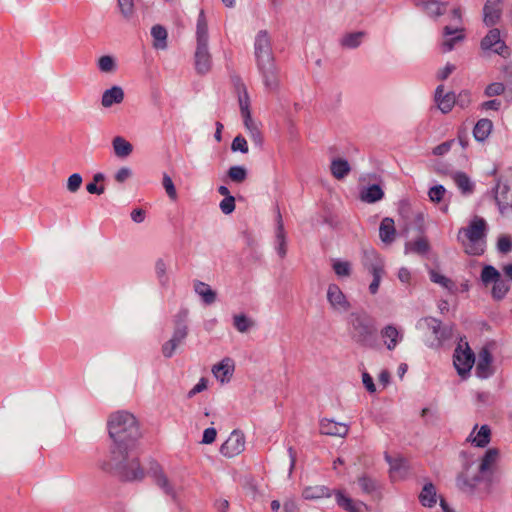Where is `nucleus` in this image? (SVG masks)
Listing matches in <instances>:
<instances>
[{
    "instance_id": "obj_12",
    "label": "nucleus",
    "mask_w": 512,
    "mask_h": 512,
    "mask_svg": "<svg viewBox=\"0 0 512 512\" xmlns=\"http://www.w3.org/2000/svg\"><path fill=\"white\" fill-rule=\"evenodd\" d=\"M436 102H437L439 109L442 112H448L453 108V106L456 102V98L453 93H450V92L444 93L443 88H438V90L436 92Z\"/></svg>"
},
{
    "instance_id": "obj_19",
    "label": "nucleus",
    "mask_w": 512,
    "mask_h": 512,
    "mask_svg": "<svg viewBox=\"0 0 512 512\" xmlns=\"http://www.w3.org/2000/svg\"><path fill=\"white\" fill-rule=\"evenodd\" d=\"M113 149L118 157L124 158L132 153L133 145L123 137L117 136L113 139Z\"/></svg>"
},
{
    "instance_id": "obj_64",
    "label": "nucleus",
    "mask_w": 512,
    "mask_h": 512,
    "mask_svg": "<svg viewBox=\"0 0 512 512\" xmlns=\"http://www.w3.org/2000/svg\"><path fill=\"white\" fill-rule=\"evenodd\" d=\"M429 4L432 6H435V8L439 14L442 13V11H441L442 5L441 4H439L438 2H435V1L430 2Z\"/></svg>"
},
{
    "instance_id": "obj_5",
    "label": "nucleus",
    "mask_w": 512,
    "mask_h": 512,
    "mask_svg": "<svg viewBox=\"0 0 512 512\" xmlns=\"http://www.w3.org/2000/svg\"><path fill=\"white\" fill-rule=\"evenodd\" d=\"M492 431L488 425H477L473 428L468 437V441L475 447L484 448L491 441Z\"/></svg>"
},
{
    "instance_id": "obj_38",
    "label": "nucleus",
    "mask_w": 512,
    "mask_h": 512,
    "mask_svg": "<svg viewBox=\"0 0 512 512\" xmlns=\"http://www.w3.org/2000/svg\"><path fill=\"white\" fill-rule=\"evenodd\" d=\"M303 495L307 499H317V498L329 496V494L326 493L323 490V488L319 487V486L309 487V488L305 489Z\"/></svg>"
},
{
    "instance_id": "obj_54",
    "label": "nucleus",
    "mask_w": 512,
    "mask_h": 512,
    "mask_svg": "<svg viewBox=\"0 0 512 512\" xmlns=\"http://www.w3.org/2000/svg\"><path fill=\"white\" fill-rule=\"evenodd\" d=\"M87 191L91 194L100 195L104 192V186L103 185L98 186L97 182H92L87 185Z\"/></svg>"
},
{
    "instance_id": "obj_22",
    "label": "nucleus",
    "mask_w": 512,
    "mask_h": 512,
    "mask_svg": "<svg viewBox=\"0 0 512 512\" xmlns=\"http://www.w3.org/2000/svg\"><path fill=\"white\" fill-rule=\"evenodd\" d=\"M354 328L357 331V338L360 342H365L373 334L372 326L360 317L356 318Z\"/></svg>"
},
{
    "instance_id": "obj_28",
    "label": "nucleus",
    "mask_w": 512,
    "mask_h": 512,
    "mask_svg": "<svg viewBox=\"0 0 512 512\" xmlns=\"http://www.w3.org/2000/svg\"><path fill=\"white\" fill-rule=\"evenodd\" d=\"M195 291L203 298L206 303H212L216 299V293L209 285L199 282L195 285Z\"/></svg>"
},
{
    "instance_id": "obj_34",
    "label": "nucleus",
    "mask_w": 512,
    "mask_h": 512,
    "mask_svg": "<svg viewBox=\"0 0 512 512\" xmlns=\"http://www.w3.org/2000/svg\"><path fill=\"white\" fill-rule=\"evenodd\" d=\"M186 336H187V331L185 329L178 330L175 333L170 344L168 346L164 347V353L166 354V356H170L172 354V352L174 351L177 343H180Z\"/></svg>"
},
{
    "instance_id": "obj_50",
    "label": "nucleus",
    "mask_w": 512,
    "mask_h": 512,
    "mask_svg": "<svg viewBox=\"0 0 512 512\" xmlns=\"http://www.w3.org/2000/svg\"><path fill=\"white\" fill-rule=\"evenodd\" d=\"M452 144H453V141H448V142L438 145L437 147H435L433 149V154L436 156H442V155L446 154L450 150Z\"/></svg>"
},
{
    "instance_id": "obj_16",
    "label": "nucleus",
    "mask_w": 512,
    "mask_h": 512,
    "mask_svg": "<svg viewBox=\"0 0 512 512\" xmlns=\"http://www.w3.org/2000/svg\"><path fill=\"white\" fill-rule=\"evenodd\" d=\"M495 198L501 210L512 208V193L505 185L497 186Z\"/></svg>"
},
{
    "instance_id": "obj_52",
    "label": "nucleus",
    "mask_w": 512,
    "mask_h": 512,
    "mask_svg": "<svg viewBox=\"0 0 512 512\" xmlns=\"http://www.w3.org/2000/svg\"><path fill=\"white\" fill-rule=\"evenodd\" d=\"M208 386V381L205 378H201L198 384L195 385V387L189 392V396H193L196 393H200L204 391Z\"/></svg>"
},
{
    "instance_id": "obj_39",
    "label": "nucleus",
    "mask_w": 512,
    "mask_h": 512,
    "mask_svg": "<svg viewBox=\"0 0 512 512\" xmlns=\"http://www.w3.org/2000/svg\"><path fill=\"white\" fill-rule=\"evenodd\" d=\"M230 179L234 182H242L246 178V170L240 166L231 167L228 171Z\"/></svg>"
},
{
    "instance_id": "obj_58",
    "label": "nucleus",
    "mask_w": 512,
    "mask_h": 512,
    "mask_svg": "<svg viewBox=\"0 0 512 512\" xmlns=\"http://www.w3.org/2000/svg\"><path fill=\"white\" fill-rule=\"evenodd\" d=\"M130 176V170L127 168H122L118 171L116 175V179L120 182H123L125 179H127Z\"/></svg>"
},
{
    "instance_id": "obj_40",
    "label": "nucleus",
    "mask_w": 512,
    "mask_h": 512,
    "mask_svg": "<svg viewBox=\"0 0 512 512\" xmlns=\"http://www.w3.org/2000/svg\"><path fill=\"white\" fill-rule=\"evenodd\" d=\"M505 91V86L501 82H494L486 87L485 94L488 97L499 96Z\"/></svg>"
},
{
    "instance_id": "obj_42",
    "label": "nucleus",
    "mask_w": 512,
    "mask_h": 512,
    "mask_svg": "<svg viewBox=\"0 0 512 512\" xmlns=\"http://www.w3.org/2000/svg\"><path fill=\"white\" fill-rule=\"evenodd\" d=\"M231 148L235 152L236 151H240L242 153L248 152L247 141L241 136H237L236 138H234Z\"/></svg>"
},
{
    "instance_id": "obj_9",
    "label": "nucleus",
    "mask_w": 512,
    "mask_h": 512,
    "mask_svg": "<svg viewBox=\"0 0 512 512\" xmlns=\"http://www.w3.org/2000/svg\"><path fill=\"white\" fill-rule=\"evenodd\" d=\"M381 338L387 349L393 350L400 342L402 336L395 326L387 325L381 331Z\"/></svg>"
},
{
    "instance_id": "obj_23",
    "label": "nucleus",
    "mask_w": 512,
    "mask_h": 512,
    "mask_svg": "<svg viewBox=\"0 0 512 512\" xmlns=\"http://www.w3.org/2000/svg\"><path fill=\"white\" fill-rule=\"evenodd\" d=\"M211 66L210 54L206 47H199L196 51V67L203 73L209 70Z\"/></svg>"
},
{
    "instance_id": "obj_55",
    "label": "nucleus",
    "mask_w": 512,
    "mask_h": 512,
    "mask_svg": "<svg viewBox=\"0 0 512 512\" xmlns=\"http://www.w3.org/2000/svg\"><path fill=\"white\" fill-rule=\"evenodd\" d=\"M119 5L123 13H130L133 9V0H119Z\"/></svg>"
},
{
    "instance_id": "obj_18",
    "label": "nucleus",
    "mask_w": 512,
    "mask_h": 512,
    "mask_svg": "<svg viewBox=\"0 0 512 512\" xmlns=\"http://www.w3.org/2000/svg\"><path fill=\"white\" fill-rule=\"evenodd\" d=\"M481 281L485 286L494 285L502 278L501 273L492 265H484L480 275Z\"/></svg>"
},
{
    "instance_id": "obj_13",
    "label": "nucleus",
    "mask_w": 512,
    "mask_h": 512,
    "mask_svg": "<svg viewBox=\"0 0 512 512\" xmlns=\"http://www.w3.org/2000/svg\"><path fill=\"white\" fill-rule=\"evenodd\" d=\"M336 499L339 506L349 512H364L367 509L365 504L362 502H354L342 492H337Z\"/></svg>"
},
{
    "instance_id": "obj_14",
    "label": "nucleus",
    "mask_w": 512,
    "mask_h": 512,
    "mask_svg": "<svg viewBox=\"0 0 512 512\" xmlns=\"http://www.w3.org/2000/svg\"><path fill=\"white\" fill-rule=\"evenodd\" d=\"M123 98H124L123 90L118 86H114L111 89L106 90L103 93L102 105L104 107H110L113 104L122 102Z\"/></svg>"
},
{
    "instance_id": "obj_6",
    "label": "nucleus",
    "mask_w": 512,
    "mask_h": 512,
    "mask_svg": "<svg viewBox=\"0 0 512 512\" xmlns=\"http://www.w3.org/2000/svg\"><path fill=\"white\" fill-rule=\"evenodd\" d=\"M244 449L243 440L236 434L230 435L226 441L221 445L220 451L222 455L228 458H233L239 455Z\"/></svg>"
},
{
    "instance_id": "obj_51",
    "label": "nucleus",
    "mask_w": 512,
    "mask_h": 512,
    "mask_svg": "<svg viewBox=\"0 0 512 512\" xmlns=\"http://www.w3.org/2000/svg\"><path fill=\"white\" fill-rule=\"evenodd\" d=\"M362 381H363L364 386L366 387V389L370 393H375L376 392V387H375V384L373 382V379H372V377L368 373H363Z\"/></svg>"
},
{
    "instance_id": "obj_30",
    "label": "nucleus",
    "mask_w": 512,
    "mask_h": 512,
    "mask_svg": "<svg viewBox=\"0 0 512 512\" xmlns=\"http://www.w3.org/2000/svg\"><path fill=\"white\" fill-rule=\"evenodd\" d=\"M406 250L416 254H426L429 250V243L424 238H419L414 242H410L406 245Z\"/></svg>"
},
{
    "instance_id": "obj_62",
    "label": "nucleus",
    "mask_w": 512,
    "mask_h": 512,
    "mask_svg": "<svg viewBox=\"0 0 512 512\" xmlns=\"http://www.w3.org/2000/svg\"><path fill=\"white\" fill-rule=\"evenodd\" d=\"M219 192H220V194H221V195H223V196H225V197L231 196V195L229 194V190H228V188H227V187H225V186H220V187H219Z\"/></svg>"
},
{
    "instance_id": "obj_17",
    "label": "nucleus",
    "mask_w": 512,
    "mask_h": 512,
    "mask_svg": "<svg viewBox=\"0 0 512 512\" xmlns=\"http://www.w3.org/2000/svg\"><path fill=\"white\" fill-rule=\"evenodd\" d=\"M492 122L488 119L479 120L473 130L474 137L478 141L486 140L492 132Z\"/></svg>"
},
{
    "instance_id": "obj_61",
    "label": "nucleus",
    "mask_w": 512,
    "mask_h": 512,
    "mask_svg": "<svg viewBox=\"0 0 512 512\" xmlns=\"http://www.w3.org/2000/svg\"><path fill=\"white\" fill-rule=\"evenodd\" d=\"M228 508V501L224 500V501H220L219 504H218V510L220 512H225Z\"/></svg>"
},
{
    "instance_id": "obj_8",
    "label": "nucleus",
    "mask_w": 512,
    "mask_h": 512,
    "mask_svg": "<svg viewBox=\"0 0 512 512\" xmlns=\"http://www.w3.org/2000/svg\"><path fill=\"white\" fill-rule=\"evenodd\" d=\"M320 430L324 435L344 437L348 432V426L332 419H323L320 422Z\"/></svg>"
},
{
    "instance_id": "obj_36",
    "label": "nucleus",
    "mask_w": 512,
    "mask_h": 512,
    "mask_svg": "<svg viewBox=\"0 0 512 512\" xmlns=\"http://www.w3.org/2000/svg\"><path fill=\"white\" fill-rule=\"evenodd\" d=\"M363 36L362 32L350 33L343 39V45L349 48L357 47L361 43Z\"/></svg>"
},
{
    "instance_id": "obj_49",
    "label": "nucleus",
    "mask_w": 512,
    "mask_h": 512,
    "mask_svg": "<svg viewBox=\"0 0 512 512\" xmlns=\"http://www.w3.org/2000/svg\"><path fill=\"white\" fill-rule=\"evenodd\" d=\"M82 183L81 176L78 174H73L68 179V188L71 191H76Z\"/></svg>"
},
{
    "instance_id": "obj_48",
    "label": "nucleus",
    "mask_w": 512,
    "mask_h": 512,
    "mask_svg": "<svg viewBox=\"0 0 512 512\" xmlns=\"http://www.w3.org/2000/svg\"><path fill=\"white\" fill-rule=\"evenodd\" d=\"M100 69L104 72H109L114 67V60L110 56H102L99 59Z\"/></svg>"
},
{
    "instance_id": "obj_7",
    "label": "nucleus",
    "mask_w": 512,
    "mask_h": 512,
    "mask_svg": "<svg viewBox=\"0 0 512 512\" xmlns=\"http://www.w3.org/2000/svg\"><path fill=\"white\" fill-rule=\"evenodd\" d=\"M499 459H500L499 449H497V448L488 449L480 461V465H479L480 472L483 474L492 473L494 470H496Z\"/></svg>"
},
{
    "instance_id": "obj_33",
    "label": "nucleus",
    "mask_w": 512,
    "mask_h": 512,
    "mask_svg": "<svg viewBox=\"0 0 512 512\" xmlns=\"http://www.w3.org/2000/svg\"><path fill=\"white\" fill-rule=\"evenodd\" d=\"M431 280L443 286L446 289H452L454 287L453 281L439 271L432 270L430 272Z\"/></svg>"
},
{
    "instance_id": "obj_56",
    "label": "nucleus",
    "mask_w": 512,
    "mask_h": 512,
    "mask_svg": "<svg viewBox=\"0 0 512 512\" xmlns=\"http://www.w3.org/2000/svg\"><path fill=\"white\" fill-rule=\"evenodd\" d=\"M379 382L383 388H386L390 383V373L386 370L382 371L379 375Z\"/></svg>"
},
{
    "instance_id": "obj_26",
    "label": "nucleus",
    "mask_w": 512,
    "mask_h": 512,
    "mask_svg": "<svg viewBox=\"0 0 512 512\" xmlns=\"http://www.w3.org/2000/svg\"><path fill=\"white\" fill-rule=\"evenodd\" d=\"M463 38V29L455 28L454 30H451L450 28L447 27L445 29L444 46L447 48V50H451L454 42L461 41L463 40Z\"/></svg>"
},
{
    "instance_id": "obj_57",
    "label": "nucleus",
    "mask_w": 512,
    "mask_h": 512,
    "mask_svg": "<svg viewBox=\"0 0 512 512\" xmlns=\"http://www.w3.org/2000/svg\"><path fill=\"white\" fill-rule=\"evenodd\" d=\"M500 106V102L496 100L486 101L482 104L483 109L485 110H498Z\"/></svg>"
},
{
    "instance_id": "obj_60",
    "label": "nucleus",
    "mask_w": 512,
    "mask_h": 512,
    "mask_svg": "<svg viewBox=\"0 0 512 512\" xmlns=\"http://www.w3.org/2000/svg\"><path fill=\"white\" fill-rule=\"evenodd\" d=\"M503 271L504 273L506 274V276L512 280V264H507L504 266L503 268Z\"/></svg>"
},
{
    "instance_id": "obj_1",
    "label": "nucleus",
    "mask_w": 512,
    "mask_h": 512,
    "mask_svg": "<svg viewBox=\"0 0 512 512\" xmlns=\"http://www.w3.org/2000/svg\"><path fill=\"white\" fill-rule=\"evenodd\" d=\"M109 435L113 441L125 448L129 447L140 437L137 419L128 412H117L108 422Z\"/></svg>"
},
{
    "instance_id": "obj_10",
    "label": "nucleus",
    "mask_w": 512,
    "mask_h": 512,
    "mask_svg": "<svg viewBox=\"0 0 512 512\" xmlns=\"http://www.w3.org/2000/svg\"><path fill=\"white\" fill-rule=\"evenodd\" d=\"M452 179L462 194L468 195L474 191V182L471 177L462 171L455 172Z\"/></svg>"
},
{
    "instance_id": "obj_63",
    "label": "nucleus",
    "mask_w": 512,
    "mask_h": 512,
    "mask_svg": "<svg viewBox=\"0 0 512 512\" xmlns=\"http://www.w3.org/2000/svg\"><path fill=\"white\" fill-rule=\"evenodd\" d=\"M280 508V503L277 500L272 501L271 503V509L273 511H278Z\"/></svg>"
},
{
    "instance_id": "obj_24",
    "label": "nucleus",
    "mask_w": 512,
    "mask_h": 512,
    "mask_svg": "<svg viewBox=\"0 0 512 512\" xmlns=\"http://www.w3.org/2000/svg\"><path fill=\"white\" fill-rule=\"evenodd\" d=\"M151 34L154 39V47L157 49H164L167 46V30L161 25H155L151 29Z\"/></svg>"
},
{
    "instance_id": "obj_44",
    "label": "nucleus",
    "mask_w": 512,
    "mask_h": 512,
    "mask_svg": "<svg viewBox=\"0 0 512 512\" xmlns=\"http://www.w3.org/2000/svg\"><path fill=\"white\" fill-rule=\"evenodd\" d=\"M163 185L170 198L175 200L177 198V192L172 179L168 175L163 177Z\"/></svg>"
},
{
    "instance_id": "obj_35",
    "label": "nucleus",
    "mask_w": 512,
    "mask_h": 512,
    "mask_svg": "<svg viewBox=\"0 0 512 512\" xmlns=\"http://www.w3.org/2000/svg\"><path fill=\"white\" fill-rule=\"evenodd\" d=\"M328 299L332 303V305H334V306L342 305V304L345 303V297H344L343 293L336 286L331 287L329 289V291H328Z\"/></svg>"
},
{
    "instance_id": "obj_32",
    "label": "nucleus",
    "mask_w": 512,
    "mask_h": 512,
    "mask_svg": "<svg viewBox=\"0 0 512 512\" xmlns=\"http://www.w3.org/2000/svg\"><path fill=\"white\" fill-rule=\"evenodd\" d=\"M446 195V188L443 185H435L428 191V197L431 202L439 204Z\"/></svg>"
},
{
    "instance_id": "obj_59",
    "label": "nucleus",
    "mask_w": 512,
    "mask_h": 512,
    "mask_svg": "<svg viewBox=\"0 0 512 512\" xmlns=\"http://www.w3.org/2000/svg\"><path fill=\"white\" fill-rule=\"evenodd\" d=\"M241 109H242V113L245 117V123H246V126L249 127V123L251 122V114H250V111L248 109V105L245 104V105H241Z\"/></svg>"
},
{
    "instance_id": "obj_37",
    "label": "nucleus",
    "mask_w": 512,
    "mask_h": 512,
    "mask_svg": "<svg viewBox=\"0 0 512 512\" xmlns=\"http://www.w3.org/2000/svg\"><path fill=\"white\" fill-rule=\"evenodd\" d=\"M234 324L240 332H246L252 325V321L245 315L240 314L234 317Z\"/></svg>"
},
{
    "instance_id": "obj_4",
    "label": "nucleus",
    "mask_w": 512,
    "mask_h": 512,
    "mask_svg": "<svg viewBox=\"0 0 512 512\" xmlns=\"http://www.w3.org/2000/svg\"><path fill=\"white\" fill-rule=\"evenodd\" d=\"M475 364V355L468 343L461 342L457 345L454 352V365L458 373L462 376L467 375Z\"/></svg>"
},
{
    "instance_id": "obj_2",
    "label": "nucleus",
    "mask_w": 512,
    "mask_h": 512,
    "mask_svg": "<svg viewBox=\"0 0 512 512\" xmlns=\"http://www.w3.org/2000/svg\"><path fill=\"white\" fill-rule=\"evenodd\" d=\"M487 227L486 220L475 215L467 226L459 231L458 237L466 253L470 255H481L484 252L481 242L485 239Z\"/></svg>"
},
{
    "instance_id": "obj_43",
    "label": "nucleus",
    "mask_w": 512,
    "mask_h": 512,
    "mask_svg": "<svg viewBox=\"0 0 512 512\" xmlns=\"http://www.w3.org/2000/svg\"><path fill=\"white\" fill-rule=\"evenodd\" d=\"M333 268L338 276H348L350 273V266L348 262L336 261L333 264Z\"/></svg>"
},
{
    "instance_id": "obj_15",
    "label": "nucleus",
    "mask_w": 512,
    "mask_h": 512,
    "mask_svg": "<svg viewBox=\"0 0 512 512\" xmlns=\"http://www.w3.org/2000/svg\"><path fill=\"white\" fill-rule=\"evenodd\" d=\"M419 499H420V502L422 503L423 506H426V507H432L436 504L437 502V492H436V488L434 487V485L429 482L427 483L420 495H419Z\"/></svg>"
},
{
    "instance_id": "obj_27",
    "label": "nucleus",
    "mask_w": 512,
    "mask_h": 512,
    "mask_svg": "<svg viewBox=\"0 0 512 512\" xmlns=\"http://www.w3.org/2000/svg\"><path fill=\"white\" fill-rule=\"evenodd\" d=\"M331 171L336 178L341 179L349 173L350 166L346 160L337 159L332 162Z\"/></svg>"
},
{
    "instance_id": "obj_31",
    "label": "nucleus",
    "mask_w": 512,
    "mask_h": 512,
    "mask_svg": "<svg viewBox=\"0 0 512 512\" xmlns=\"http://www.w3.org/2000/svg\"><path fill=\"white\" fill-rule=\"evenodd\" d=\"M509 291V285L501 278L491 286V293L494 298L502 299Z\"/></svg>"
},
{
    "instance_id": "obj_46",
    "label": "nucleus",
    "mask_w": 512,
    "mask_h": 512,
    "mask_svg": "<svg viewBox=\"0 0 512 512\" xmlns=\"http://www.w3.org/2000/svg\"><path fill=\"white\" fill-rule=\"evenodd\" d=\"M372 272H373L374 279H373V282L370 284V290L372 293H376L378 290V287L380 285L383 270L379 267H374Z\"/></svg>"
},
{
    "instance_id": "obj_47",
    "label": "nucleus",
    "mask_w": 512,
    "mask_h": 512,
    "mask_svg": "<svg viewBox=\"0 0 512 512\" xmlns=\"http://www.w3.org/2000/svg\"><path fill=\"white\" fill-rule=\"evenodd\" d=\"M217 437V431L215 428H207L204 430L203 437H202V444L208 445L215 441Z\"/></svg>"
},
{
    "instance_id": "obj_53",
    "label": "nucleus",
    "mask_w": 512,
    "mask_h": 512,
    "mask_svg": "<svg viewBox=\"0 0 512 512\" xmlns=\"http://www.w3.org/2000/svg\"><path fill=\"white\" fill-rule=\"evenodd\" d=\"M145 211L141 208L135 209L131 213V218L134 222L140 223L145 219Z\"/></svg>"
},
{
    "instance_id": "obj_21",
    "label": "nucleus",
    "mask_w": 512,
    "mask_h": 512,
    "mask_svg": "<svg viewBox=\"0 0 512 512\" xmlns=\"http://www.w3.org/2000/svg\"><path fill=\"white\" fill-rule=\"evenodd\" d=\"M234 371V365L229 360H224L218 365L214 366L212 372L220 381L227 380Z\"/></svg>"
},
{
    "instance_id": "obj_20",
    "label": "nucleus",
    "mask_w": 512,
    "mask_h": 512,
    "mask_svg": "<svg viewBox=\"0 0 512 512\" xmlns=\"http://www.w3.org/2000/svg\"><path fill=\"white\" fill-rule=\"evenodd\" d=\"M383 191L379 185H371L364 189L360 195V199L366 203H374L383 198Z\"/></svg>"
},
{
    "instance_id": "obj_45",
    "label": "nucleus",
    "mask_w": 512,
    "mask_h": 512,
    "mask_svg": "<svg viewBox=\"0 0 512 512\" xmlns=\"http://www.w3.org/2000/svg\"><path fill=\"white\" fill-rule=\"evenodd\" d=\"M220 208L225 214L231 213L235 209V199L233 196L225 197L221 203Z\"/></svg>"
},
{
    "instance_id": "obj_41",
    "label": "nucleus",
    "mask_w": 512,
    "mask_h": 512,
    "mask_svg": "<svg viewBox=\"0 0 512 512\" xmlns=\"http://www.w3.org/2000/svg\"><path fill=\"white\" fill-rule=\"evenodd\" d=\"M497 248L501 253H508L512 250V239L509 236L503 235L497 241Z\"/></svg>"
},
{
    "instance_id": "obj_25",
    "label": "nucleus",
    "mask_w": 512,
    "mask_h": 512,
    "mask_svg": "<svg viewBox=\"0 0 512 512\" xmlns=\"http://www.w3.org/2000/svg\"><path fill=\"white\" fill-rule=\"evenodd\" d=\"M500 8L495 2H488L484 8V21L487 24H494L500 18Z\"/></svg>"
},
{
    "instance_id": "obj_11",
    "label": "nucleus",
    "mask_w": 512,
    "mask_h": 512,
    "mask_svg": "<svg viewBox=\"0 0 512 512\" xmlns=\"http://www.w3.org/2000/svg\"><path fill=\"white\" fill-rule=\"evenodd\" d=\"M379 236L384 243H391L396 236V226L392 218L386 217L381 221Z\"/></svg>"
},
{
    "instance_id": "obj_29",
    "label": "nucleus",
    "mask_w": 512,
    "mask_h": 512,
    "mask_svg": "<svg viewBox=\"0 0 512 512\" xmlns=\"http://www.w3.org/2000/svg\"><path fill=\"white\" fill-rule=\"evenodd\" d=\"M490 364L491 360L488 353H484L480 356L477 364H476V373L479 377L485 378L490 373Z\"/></svg>"
},
{
    "instance_id": "obj_3",
    "label": "nucleus",
    "mask_w": 512,
    "mask_h": 512,
    "mask_svg": "<svg viewBox=\"0 0 512 512\" xmlns=\"http://www.w3.org/2000/svg\"><path fill=\"white\" fill-rule=\"evenodd\" d=\"M481 49L487 54H497L506 59L510 56L511 50L501 37L498 29L490 30L481 40Z\"/></svg>"
}]
</instances>
